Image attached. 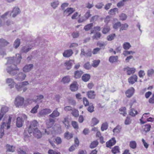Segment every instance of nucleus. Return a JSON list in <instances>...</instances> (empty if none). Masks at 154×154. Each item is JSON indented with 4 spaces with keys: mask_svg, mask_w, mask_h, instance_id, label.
<instances>
[{
    "mask_svg": "<svg viewBox=\"0 0 154 154\" xmlns=\"http://www.w3.org/2000/svg\"><path fill=\"white\" fill-rule=\"evenodd\" d=\"M100 61V60H94L92 63V66L94 67H97L99 65Z\"/></svg>",
    "mask_w": 154,
    "mask_h": 154,
    "instance_id": "nucleus-35",
    "label": "nucleus"
},
{
    "mask_svg": "<svg viewBox=\"0 0 154 154\" xmlns=\"http://www.w3.org/2000/svg\"><path fill=\"white\" fill-rule=\"evenodd\" d=\"M135 92V89L133 87H131L129 88L125 92V94L128 98H130L133 95Z\"/></svg>",
    "mask_w": 154,
    "mask_h": 154,
    "instance_id": "nucleus-10",
    "label": "nucleus"
},
{
    "mask_svg": "<svg viewBox=\"0 0 154 154\" xmlns=\"http://www.w3.org/2000/svg\"><path fill=\"white\" fill-rule=\"evenodd\" d=\"M129 145L131 148L134 149L136 148L137 143L135 141H131L130 142Z\"/></svg>",
    "mask_w": 154,
    "mask_h": 154,
    "instance_id": "nucleus-45",
    "label": "nucleus"
},
{
    "mask_svg": "<svg viewBox=\"0 0 154 154\" xmlns=\"http://www.w3.org/2000/svg\"><path fill=\"white\" fill-rule=\"evenodd\" d=\"M21 59V55L18 54H16L15 57L8 58L6 64L8 65L12 64L10 66H8L6 69L8 73L11 75H14L17 73L20 69L15 66L20 63Z\"/></svg>",
    "mask_w": 154,
    "mask_h": 154,
    "instance_id": "nucleus-1",
    "label": "nucleus"
},
{
    "mask_svg": "<svg viewBox=\"0 0 154 154\" xmlns=\"http://www.w3.org/2000/svg\"><path fill=\"white\" fill-rule=\"evenodd\" d=\"M11 118L9 117L8 119V121L7 123L4 122L1 125V138H2L4 134V128L5 127H6V129H8L10 128V127L11 122Z\"/></svg>",
    "mask_w": 154,
    "mask_h": 154,
    "instance_id": "nucleus-3",
    "label": "nucleus"
},
{
    "mask_svg": "<svg viewBox=\"0 0 154 154\" xmlns=\"http://www.w3.org/2000/svg\"><path fill=\"white\" fill-rule=\"evenodd\" d=\"M7 151L13 152L15 151V147L13 146H10L9 144H7L6 145Z\"/></svg>",
    "mask_w": 154,
    "mask_h": 154,
    "instance_id": "nucleus-34",
    "label": "nucleus"
},
{
    "mask_svg": "<svg viewBox=\"0 0 154 154\" xmlns=\"http://www.w3.org/2000/svg\"><path fill=\"white\" fill-rule=\"evenodd\" d=\"M89 106L87 108L88 111L90 112H92L94 111V106L91 103H90L89 105Z\"/></svg>",
    "mask_w": 154,
    "mask_h": 154,
    "instance_id": "nucleus-58",
    "label": "nucleus"
},
{
    "mask_svg": "<svg viewBox=\"0 0 154 154\" xmlns=\"http://www.w3.org/2000/svg\"><path fill=\"white\" fill-rule=\"evenodd\" d=\"M26 74L23 72L19 73L15 76V79L19 81H22L24 80L26 77Z\"/></svg>",
    "mask_w": 154,
    "mask_h": 154,
    "instance_id": "nucleus-8",
    "label": "nucleus"
},
{
    "mask_svg": "<svg viewBox=\"0 0 154 154\" xmlns=\"http://www.w3.org/2000/svg\"><path fill=\"white\" fill-rule=\"evenodd\" d=\"M93 24L92 23L88 24L85 26L84 29L85 31H88L93 26Z\"/></svg>",
    "mask_w": 154,
    "mask_h": 154,
    "instance_id": "nucleus-48",
    "label": "nucleus"
},
{
    "mask_svg": "<svg viewBox=\"0 0 154 154\" xmlns=\"http://www.w3.org/2000/svg\"><path fill=\"white\" fill-rule=\"evenodd\" d=\"M73 52L71 49L65 50L63 53V55L65 57H69L72 54Z\"/></svg>",
    "mask_w": 154,
    "mask_h": 154,
    "instance_id": "nucleus-20",
    "label": "nucleus"
},
{
    "mask_svg": "<svg viewBox=\"0 0 154 154\" xmlns=\"http://www.w3.org/2000/svg\"><path fill=\"white\" fill-rule=\"evenodd\" d=\"M121 27L119 30V31L120 32L123 30H126L128 27V25L127 23H125L124 24H121Z\"/></svg>",
    "mask_w": 154,
    "mask_h": 154,
    "instance_id": "nucleus-38",
    "label": "nucleus"
},
{
    "mask_svg": "<svg viewBox=\"0 0 154 154\" xmlns=\"http://www.w3.org/2000/svg\"><path fill=\"white\" fill-rule=\"evenodd\" d=\"M75 11V10L72 8H68L64 10L63 14L64 15L69 16Z\"/></svg>",
    "mask_w": 154,
    "mask_h": 154,
    "instance_id": "nucleus-14",
    "label": "nucleus"
},
{
    "mask_svg": "<svg viewBox=\"0 0 154 154\" xmlns=\"http://www.w3.org/2000/svg\"><path fill=\"white\" fill-rule=\"evenodd\" d=\"M8 111V107L7 106H5L2 107L1 109V113H0V120H1L5 114Z\"/></svg>",
    "mask_w": 154,
    "mask_h": 154,
    "instance_id": "nucleus-15",
    "label": "nucleus"
},
{
    "mask_svg": "<svg viewBox=\"0 0 154 154\" xmlns=\"http://www.w3.org/2000/svg\"><path fill=\"white\" fill-rule=\"evenodd\" d=\"M101 36V34L100 32H97L94 34V35L92 36V38L93 39H96L98 40L100 38Z\"/></svg>",
    "mask_w": 154,
    "mask_h": 154,
    "instance_id": "nucleus-37",
    "label": "nucleus"
},
{
    "mask_svg": "<svg viewBox=\"0 0 154 154\" xmlns=\"http://www.w3.org/2000/svg\"><path fill=\"white\" fill-rule=\"evenodd\" d=\"M118 57L117 56H111L109 59V61L110 63H113L117 62Z\"/></svg>",
    "mask_w": 154,
    "mask_h": 154,
    "instance_id": "nucleus-29",
    "label": "nucleus"
},
{
    "mask_svg": "<svg viewBox=\"0 0 154 154\" xmlns=\"http://www.w3.org/2000/svg\"><path fill=\"white\" fill-rule=\"evenodd\" d=\"M112 152L114 154H116L119 152V147L118 146H115L111 150Z\"/></svg>",
    "mask_w": 154,
    "mask_h": 154,
    "instance_id": "nucleus-51",
    "label": "nucleus"
},
{
    "mask_svg": "<svg viewBox=\"0 0 154 154\" xmlns=\"http://www.w3.org/2000/svg\"><path fill=\"white\" fill-rule=\"evenodd\" d=\"M122 46L124 49L125 50H128L131 47L130 44L128 42H125Z\"/></svg>",
    "mask_w": 154,
    "mask_h": 154,
    "instance_id": "nucleus-31",
    "label": "nucleus"
},
{
    "mask_svg": "<svg viewBox=\"0 0 154 154\" xmlns=\"http://www.w3.org/2000/svg\"><path fill=\"white\" fill-rule=\"evenodd\" d=\"M116 141L115 138L114 137L112 138L111 139L107 141L106 143V147H109L115 145L116 143Z\"/></svg>",
    "mask_w": 154,
    "mask_h": 154,
    "instance_id": "nucleus-17",
    "label": "nucleus"
},
{
    "mask_svg": "<svg viewBox=\"0 0 154 154\" xmlns=\"http://www.w3.org/2000/svg\"><path fill=\"white\" fill-rule=\"evenodd\" d=\"M154 74V69H148L147 71V75L149 77H152Z\"/></svg>",
    "mask_w": 154,
    "mask_h": 154,
    "instance_id": "nucleus-41",
    "label": "nucleus"
},
{
    "mask_svg": "<svg viewBox=\"0 0 154 154\" xmlns=\"http://www.w3.org/2000/svg\"><path fill=\"white\" fill-rule=\"evenodd\" d=\"M98 142L97 140H95L90 145V147L91 149L96 147L98 144Z\"/></svg>",
    "mask_w": 154,
    "mask_h": 154,
    "instance_id": "nucleus-44",
    "label": "nucleus"
},
{
    "mask_svg": "<svg viewBox=\"0 0 154 154\" xmlns=\"http://www.w3.org/2000/svg\"><path fill=\"white\" fill-rule=\"evenodd\" d=\"M57 108H56V109L54 110L53 112L49 115V116L52 118L57 117L60 115V113L57 111Z\"/></svg>",
    "mask_w": 154,
    "mask_h": 154,
    "instance_id": "nucleus-23",
    "label": "nucleus"
},
{
    "mask_svg": "<svg viewBox=\"0 0 154 154\" xmlns=\"http://www.w3.org/2000/svg\"><path fill=\"white\" fill-rule=\"evenodd\" d=\"M6 83L8 84V85L10 88H13L15 83L14 82V80L11 78H8L6 80Z\"/></svg>",
    "mask_w": 154,
    "mask_h": 154,
    "instance_id": "nucleus-16",
    "label": "nucleus"
},
{
    "mask_svg": "<svg viewBox=\"0 0 154 154\" xmlns=\"http://www.w3.org/2000/svg\"><path fill=\"white\" fill-rule=\"evenodd\" d=\"M39 107L38 105H36L31 110V112L33 113H35L37 112V110Z\"/></svg>",
    "mask_w": 154,
    "mask_h": 154,
    "instance_id": "nucleus-60",
    "label": "nucleus"
},
{
    "mask_svg": "<svg viewBox=\"0 0 154 154\" xmlns=\"http://www.w3.org/2000/svg\"><path fill=\"white\" fill-rule=\"evenodd\" d=\"M119 113L125 116L127 115L126 109L125 107H122L119 109Z\"/></svg>",
    "mask_w": 154,
    "mask_h": 154,
    "instance_id": "nucleus-32",
    "label": "nucleus"
},
{
    "mask_svg": "<svg viewBox=\"0 0 154 154\" xmlns=\"http://www.w3.org/2000/svg\"><path fill=\"white\" fill-rule=\"evenodd\" d=\"M127 1V0H122L121 1H120L117 4V6L119 8L125 5V2Z\"/></svg>",
    "mask_w": 154,
    "mask_h": 154,
    "instance_id": "nucleus-55",
    "label": "nucleus"
},
{
    "mask_svg": "<svg viewBox=\"0 0 154 154\" xmlns=\"http://www.w3.org/2000/svg\"><path fill=\"white\" fill-rule=\"evenodd\" d=\"M135 53V52L134 51H128L127 50H126L124 51L123 53V54L124 56L126 57L128 56V55L131 54H134Z\"/></svg>",
    "mask_w": 154,
    "mask_h": 154,
    "instance_id": "nucleus-36",
    "label": "nucleus"
},
{
    "mask_svg": "<svg viewBox=\"0 0 154 154\" xmlns=\"http://www.w3.org/2000/svg\"><path fill=\"white\" fill-rule=\"evenodd\" d=\"M27 119V116L24 114H22L21 117H18L17 118L16 125L17 127L20 128L22 127L24 121Z\"/></svg>",
    "mask_w": 154,
    "mask_h": 154,
    "instance_id": "nucleus-2",
    "label": "nucleus"
},
{
    "mask_svg": "<svg viewBox=\"0 0 154 154\" xmlns=\"http://www.w3.org/2000/svg\"><path fill=\"white\" fill-rule=\"evenodd\" d=\"M90 78V75L87 74H84L82 77V79L83 81L85 82H87Z\"/></svg>",
    "mask_w": 154,
    "mask_h": 154,
    "instance_id": "nucleus-33",
    "label": "nucleus"
},
{
    "mask_svg": "<svg viewBox=\"0 0 154 154\" xmlns=\"http://www.w3.org/2000/svg\"><path fill=\"white\" fill-rule=\"evenodd\" d=\"M99 17V16L97 15H96L92 17L90 19L91 22H94L97 20Z\"/></svg>",
    "mask_w": 154,
    "mask_h": 154,
    "instance_id": "nucleus-59",
    "label": "nucleus"
},
{
    "mask_svg": "<svg viewBox=\"0 0 154 154\" xmlns=\"http://www.w3.org/2000/svg\"><path fill=\"white\" fill-rule=\"evenodd\" d=\"M110 29V28L108 26H104L102 31V33L106 34L109 32Z\"/></svg>",
    "mask_w": 154,
    "mask_h": 154,
    "instance_id": "nucleus-56",
    "label": "nucleus"
},
{
    "mask_svg": "<svg viewBox=\"0 0 154 154\" xmlns=\"http://www.w3.org/2000/svg\"><path fill=\"white\" fill-rule=\"evenodd\" d=\"M116 36L115 33H112L109 35L107 37V39L108 41H111L114 39Z\"/></svg>",
    "mask_w": 154,
    "mask_h": 154,
    "instance_id": "nucleus-50",
    "label": "nucleus"
},
{
    "mask_svg": "<svg viewBox=\"0 0 154 154\" xmlns=\"http://www.w3.org/2000/svg\"><path fill=\"white\" fill-rule=\"evenodd\" d=\"M70 81V79L69 76H65L63 77L61 80V82L63 83H69Z\"/></svg>",
    "mask_w": 154,
    "mask_h": 154,
    "instance_id": "nucleus-43",
    "label": "nucleus"
},
{
    "mask_svg": "<svg viewBox=\"0 0 154 154\" xmlns=\"http://www.w3.org/2000/svg\"><path fill=\"white\" fill-rule=\"evenodd\" d=\"M71 113L74 116L76 117H78L79 115V111L75 109H73Z\"/></svg>",
    "mask_w": 154,
    "mask_h": 154,
    "instance_id": "nucleus-49",
    "label": "nucleus"
},
{
    "mask_svg": "<svg viewBox=\"0 0 154 154\" xmlns=\"http://www.w3.org/2000/svg\"><path fill=\"white\" fill-rule=\"evenodd\" d=\"M137 76L136 75H134L128 78V81L130 83L133 84L137 81Z\"/></svg>",
    "mask_w": 154,
    "mask_h": 154,
    "instance_id": "nucleus-21",
    "label": "nucleus"
},
{
    "mask_svg": "<svg viewBox=\"0 0 154 154\" xmlns=\"http://www.w3.org/2000/svg\"><path fill=\"white\" fill-rule=\"evenodd\" d=\"M21 10L20 8L17 6H15L13 8V10L10 13V16L14 18L21 13Z\"/></svg>",
    "mask_w": 154,
    "mask_h": 154,
    "instance_id": "nucleus-7",
    "label": "nucleus"
},
{
    "mask_svg": "<svg viewBox=\"0 0 154 154\" xmlns=\"http://www.w3.org/2000/svg\"><path fill=\"white\" fill-rule=\"evenodd\" d=\"M15 88L18 91H21L23 88V86H22V84H21V83H19L16 85Z\"/></svg>",
    "mask_w": 154,
    "mask_h": 154,
    "instance_id": "nucleus-47",
    "label": "nucleus"
},
{
    "mask_svg": "<svg viewBox=\"0 0 154 154\" xmlns=\"http://www.w3.org/2000/svg\"><path fill=\"white\" fill-rule=\"evenodd\" d=\"M54 141L57 144H60L62 142V140L60 137H58L54 139Z\"/></svg>",
    "mask_w": 154,
    "mask_h": 154,
    "instance_id": "nucleus-54",
    "label": "nucleus"
},
{
    "mask_svg": "<svg viewBox=\"0 0 154 154\" xmlns=\"http://www.w3.org/2000/svg\"><path fill=\"white\" fill-rule=\"evenodd\" d=\"M9 43L7 41L3 38H0V47L1 46H7Z\"/></svg>",
    "mask_w": 154,
    "mask_h": 154,
    "instance_id": "nucleus-27",
    "label": "nucleus"
},
{
    "mask_svg": "<svg viewBox=\"0 0 154 154\" xmlns=\"http://www.w3.org/2000/svg\"><path fill=\"white\" fill-rule=\"evenodd\" d=\"M60 4V2L57 0H55L50 3V5L51 7L54 9H55L58 7Z\"/></svg>",
    "mask_w": 154,
    "mask_h": 154,
    "instance_id": "nucleus-25",
    "label": "nucleus"
},
{
    "mask_svg": "<svg viewBox=\"0 0 154 154\" xmlns=\"http://www.w3.org/2000/svg\"><path fill=\"white\" fill-rule=\"evenodd\" d=\"M119 17L121 20H124L126 19L127 16L126 14L122 13L120 15Z\"/></svg>",
    "mask_w": 154,
    "mask_h": 154,
    "instance_id": "nucleus-63",
    "label": "nucleus"
},
{
    "mask_svg": "<svg viewBox=\"0 0 154 154\" xmlns=\"http://www.w3.org/2000/svg\"><path fill=\"white\" fill-rule=\"evenodd\" d=\"M135 68H130L128 66L124 68V71H126L127 74L129 75L134 74L135 72Z\"/></svg>",
    "mask_w": 154,
    "mask_h": 154,
    "instance_id": "nucleus-9",
    "label": "nucleus"
},
{
    "mask_svg": "<svg viewBox=\"0 0 154 154\" xmlns=\"http://www.w3.org/2000/svg\"><path fill=\"white\" fill-rule=\"evenodd\" d=\"M84 68L87 69H91V66L89 62H87L84 65Z\"/></svg>",
    "mask_w": 154,
    "mask_h": 154,
    "instance_id": "nucleus-61",
    "label": "nucleus"
},
{
    "mask_svg": "<svg viewBox=\"0 0 154 154\" xmlns=\"http://www.w3.org/2000/svg\"><path fill=\"white\" fill-rule=\"evenodd\" d=\"M64 136L66 139H70L72 137V134L69 133L68 131H66L64 134Z\"/></svg>",
    "mask_w": 154,
    "mask_h": 154,
    "instance_id": "nucleus-42",
    "label": "nucleus"
},
{
    "mask_svg": "<svg viewBox=\"0 0 154 154\" xmlns=\"http://www.w3.org/2000/svg\"><path fill=\"white\" fill-rule=\"evenodd\" d=\"M70 88L72 91H75L78 90V88L76 84H72L71 85Z\"/></svg>",
    "mask_w": 154,
    "mask_h": 154,
    "instance_id": "nucleus-52",
    "label": "nucleus"
},
{
    "mask_svg": "<svg viewBox=\"0 0 154 154\" xmlns=\"http://www.w3.org/2000/svg\"><path fill=\"white\" fill-rule=\"evenodd\" d=\"M83 72L81 70H77L75 72V77L77 79L80 78L83 73Z\"/></svg>",
    "mask_w": 154,
    "mask_h": 154,
    "instance_id": "nucleus-30",
    "label": "nucleus"
},
{
    "mask_svg": "<svg viewBox=\"0 0 154 154\" xmlns=\"http://www.w3.org/2000/svg\"><path fill=\"white\" fill-rule=\"evenodd\" d=\"M62 122L65 125L66 128L68 129L69 128V125L68 117H66L64 118L63 120L62 121Z\"/></svg>",
    "mask_w": 154,
    "mask_h": 154,
    "instance_id": "nucleus-26",
    "label": "nucleus"
},
{
    "mask_svg": "<svg viewBox=\"0 0 154 154\" xmlns=\"http://www.w3.org/2000/svg\"><path fill=\"white\" fill-rule=\"evenodd\" d=\"M33 64H29L25 65L23 68V70L25 72H29L33 68Z\"/></svg>",
    "mask_w": 154,
    "mask_h": 154,
    "instance_id": "nucleus-12",
    "label": "nucleus"
},
{
    "mask_svg": "<svg viewBox=\"0 0 154 154\" xmlns=\"http://www.w3.org/2000/svg\"><path fill=\"white\" fill-rule=\"evenodd\" d=\"M87 94L88 97L90 99H94L96 95L94 91H90L87 92Z\"/></svg>",
    "mask_w": 154,
    "mask_h": 154,
    "instance_id": "nucleus-24",
    "label": "nucleus"
},
{
    "mask_svg": "<svg viewBox=\"0 0 154 154\" xmlns=\"http://www.w3.org/2000/svg\"><path fill=\"white\" fill-rule=\"evenodd\" d=\"M121 23L119 22L115 23L113 26V28L114 29H117L119 27L121 26Z\"/></svg>",
    "mask_w": 154,
    "mask_h": 154,
    "instance_id": "nucleus-64",
    "label": "nucleus"
},
{
    "mask_svg": "<svg viewBox=\"0 0 154 154\" xmlns=\"http://www.w3.org/2000/svg\"><path fill=\"white\" fill-rule=\"evenodd\" d=\"M52 112V110L49 109H45L42 110L39 112V115L40 116H43L50 113Z\"/></svg>",
    "mask_w": 154,
    "mask_h": 154,
    "instance_id": "nucleus-19",
    "label": "nucleus"
},
{
    "mask_svg": "<svg viewBox=\"0 0 154 154\" xmlns=\"http://www.w3.org/2000/svg\"><path fill=\"white\" fill-rule=\"evenodd\" d=\"M108 128V125L107 122H105L103 123L101 127V130L102 131H103L104 130H106Z\"/></svg>",
    "mask_w": 154,
    "mask_h": 154,
    "instance_id": "nucleus-57",
    "label": "nucleus"
},
{
    "mask_svg": "<svg viewBox=\"0 0 154 154\" xmlns=\"http://www.w3.org/2000/svg\"><path fill=\"white\" fill-rule=\"evenodd\" d=\"M118 9L117 8H114L113 9H112L109 11L108 14L111 15L115 14L116 12H118Z\"/></svg>",
    "mask_w": 154,
    "mask_h": 154,
    "instance_id": "nucleus-40",
    "label": "nucleus"
},
{
    "mask_svg": "<svg viewBox=\"0 0 154 154\" xmlns=\"http://www.w3.org/2000/svg\"><path fill=\"white\" fill-rule=\"evenodd\" d=\"M24 98L18 96L15 100L14 103L17 107H19L23 105L24 103Z\"/></svg>",
    "mask_w": 154,
    "mask_h": 154,
    "instance_id": "nucleus-4",
    "label": "nucleus"
},
{
    "mask_svg": "<svg viewBox=\"0 0 154 154\" xmlns=\"http://www.w3.org/2000/svg\"><path fill=\"white\" fill-rule=\"evenodd\" d=\"M33 134L34 136L37 138H40L42 136V134L41 132L37 128H36L33 129Z\"/></svg>",
    "mask_w": 154,
    "mask_h": 154,
    "instance_id": "nucleus-11",
    "label": "nucleus"
},
{
    "mask_svg": "<svg viewBox=\"0 0 154 154\" xmlns=\"http://www.w3.org/2000/svg\"><path fill=\"white\" fill-rule=\"evenodd\" d=\"M52 128H47L46 129H45V132L43 133V134H46L49 135L51 133H52Z\"/></svg>",
    "mask_w": 154,
    "mask_h": 154,
    "instance_id": "nucleus-53",
    "label": "nucleus"
},
{
    "mask_svg": "<svg viewBox=\"0 0 154 154\" xmlns=\"http://www.w3.org/2000/svg\"><path fill=\"white\" fill-rule=\"evenodd\" d=\"M137 113V110H135L134 109H131L130 112L129 114L133 117Z\"/></svg>",
    "mask_w": 154,
    "mask_h": 154,
    "instance_id": "nucleus-46",
    "label": "nucleus"
},
{
    "mask_svg": "<svg viewBox=\"0 0 154 154\" xmlns=\"http://www.w3.org/2000/svg\"><path fill=\"white\" fill-rule=\"evenodd\" d=\"M131 123V119L129 117L127 116L125 122V124L126 125H128Z\"/></svg>",
    "mask_w": 154,
    "mask_h": 154,
    "instance_id": "nucleus-62",
    "label": "nucleus"
},
{
    "mask_svg": "<svg viewBox=\"0 0 154 154\" xmlns=\"http://www.w3.org/2000/svg\"><path fill=\"white\" fill-rule=\"evenodd\" d=\"M91 14L90 10L85 13L84 16L79 18L78 20L79 23H82L88 19L91 16Z\"/></svg>",
    "mask_w": 154,
    "mask_h": 154,
    "instance_id": "nucleus-6",
    "label": "nucleus"
},
{
    "mask_svg": "<svg viewBox=\"0 0 154 154\" xmlns=\"http://www.w3.org/2000/svg\"><path fill=\"white\" fill-rule=\"evenodd\" d=\"M38 125V123L36 120H33L31 122L30 125L29 126L28 130V132L29 134L32 133L33 129H35L34 128H37Z\"/></svg>",
    "mask_w": 154,
    "mask_h": 154,
    "instance_id": "nucleus-5",
    "label": "nucleus"
},
{
    "mask_svg": "<svg viewBox=\"0 0 154 154\" xmlns=\"http://www.w3.org/2000/svg\"><path fill=\"white\" fill-rule=\"evenodd\" d=\"M36 99H35L34 102L40 103L42 102V100L44 98V96L42 95H40L36 96Z\"/></svg>",
    "mask_w": 154,
    "mask_h": 154,
    "instance_id": "nucleus-28",
    "label": "nucleus"
},
{
    "mask_svg": "<svg viewBox=\"0 0 154 154\" xmlns=\"http://www.w3.org/2000/svg\"><path fill=\"white\" fill-rule=\"evenodd\" d=\"M74 63V61L73 60H69L66 61L64 63V65L66 67V69L69 70L71 69V67Z\"/></svg>",
    "mask_w": 154,
    "mask_h": 154,
    "instance_id": "nucleus-22",
    "label": "nucleus"
},
{
    "mask_svg": "<svg viewBox=\"0 0 154 154\" xmlns=\"http://www.w3.org/2000/svg\"><path fill=\"white\" fill-rule=\"evenodd\" d=\"M32 49V47L29 45H26L23 46L21 48V52L22 53H26Z\"/></svg>",
    "mask_w": 154,
    "mask_h": 154,
    "instance_id": "nucleus-13",
    "label": "nucleus"
},
{
    "mask_svg": "<svg viewBox=\"0 0 154 154\" xmlns=\"http://www.w3.org/2000/svg\"><path fill=\"white\" fill-rule=\"evenodd\" d=\"M55 122V119L51 118H50L49 120L46 121V125L47 128H50L53 126Z\"/></svg>",
    "mask_w": 154,
    "mask_h": 154,
    "instance_id": "nucleus-18",
    "label": "nucleus"
},
{
    "mask_svg": "<svg viewBox=\"0 0 154 154\" xmlns=\"http://www.w3.org/2000/svg\"><path fill=\"white\" fill-rule=\"evenodd\" d=\"M20 44V40L19 38L17 39L14 43V46L15 48H17Z\"/></svg>",
    "mask_w": 154,
    "mask_h": 154,
    "instance_id": "nucleus-39",
    "label": "nucleus"
}]
</instances>
